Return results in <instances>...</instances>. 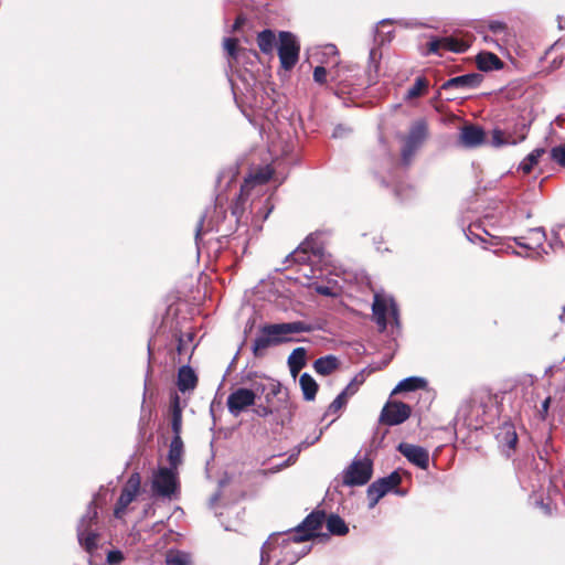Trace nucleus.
I'll use <instances>...</instances> for the list:
<instances>
[{
  "label": "nucleus",
  "mask_w": 565,
  "mask_h": 565,
  "mask_svg": "<svg viewBox=\"0 0 565 565\" xmlns=\"http://www.w3.org/2000/svg\"><path fill=\"white\" fill-rule=\"evenodd\" d=\"M321 253L320 246L313 243V239L308 237L302 242L297 249L286 257V263H298L307 265L313 263L312 258H317Z\"/></svg>",
  "instance_id": "nucleus-13"
},
{
  "label": "nucleus",
  "mask_w": 565,
  "mask_h": 565,
  "mask_svg": "<svg viewBox=\"0 0 565 565\" xmlns=\"http://www.w3.org/2000/svg\"><path fill=\"white\" fill-rule=\"evenodd\" d=\"M561 320L565 323V313L561 315Z\"/></svg>",
  "instance_id": "nucleus-61"
},
{
  "label": "nucleus",
  "mask_w": 565,
  "mask_h": 565,
  "mask_svg": "<svg viewBox=\"0 0 565 565\" xmlns=\"http://www.w3.org/2000/svg\"><path fill=\"white\" fill-rule=\"evenodd\" d=\"M299 385H300L303 398L306 401H313L316 398L317 391H318V384L310 374H308V373L301 374V376L299 379Z\"/></svg>",
  "instance_id": "nucleus-28"
},
{
  "label": "nucleus",
  "mask_w": 565,
  "mask_h": 565,
  "mask_svg": "<svg viewBox=\"0 0 565 565\" xmlns=\"http://www.w3.org/2000/svg\"><path fill=\"white\" fill-rule=\"evenodd\" d=\"M236 47H237L236 39L227 38L224 40V49L226 50L227 54L233 58H236Z\"/></svg>",
  "instance_id": "nucleus-40"
},
{
  "label": "nucleus",
  "mask_w": 565,
  "mask_h": 565,
  "mask_svg": "<svg viewBox=\"0 0 565 565\" xmlns=\"http://www.w3.org/2000/svg\"><path fill=\"white\" fill-rule=\"evenodd\" d=\"M152 490L160 497L170 498L178 490L177 469L159 468L152 477Z\"/></svg>",
  "instance_id": "nucleus-8"
},
{
  "label": "nucleus",
  "mask_w": 565,
  "mask_h": 565,
  "mask_svg": "<svg viewBox=\"0 0 565 565\" xmlns=\"http://www.w3.org/2000/svg\"><path fill=\"white\" fill-rule=\"evenodd\" d=\"M255 413L260 417H266L273 413V409L268 405H258L257 408H255Z\"/></svg>",
  "instance_id": "nucleus-48"
},
{
  "label": "nucleus",
  "mask_w": 565,
  "mask_h": 565,
  "mask_svg": "<svg viewBox=\"0 0 565 565\" xmlns=\"http://www.w3.org/2000/svg\"><path fill=\"white\" fill-rule=\"evenodd\" d=\"M391 22H392V20H388V19L387 20H382L381 22H379L377 28L379 26H384L385 24L391 23Z\"/></svg>",
  "instance_id": "nucleus-57"
},
{
  "label": "nucleus",
  "mask_w": 565,
  "mask_h": 565,
  "mask_svg": "<svg viewBox=\"0 0 565 565\" xmlns=\"http://www.w3.org/2000/svg\"><path fill=\"white\" fill-rule=\"evenodd\" d=\"M274 209V204L270 201V198H265L264 200L259 199L257 201H253L252 203V213H253V223L255 226L260 227V223H263Z\"/></svg>",
  "instance_id": "nucleus-19"
},
{
  "label": "nucleus",
  "mask_w": 565,
  "mask_h": 565,
  "mask_svg": "<svg viewBox=\"0 0 565 565\" xmlns=\"http://www.w3.org/2000/svg\"><path fill=\"white\" fill-rule=\"evenodd\" d=\"M382 479L391 490L397 487L402 481V477L397 471H393L391 475Z\"/></svg>",
  "instance_id": "nucleus-39"
},
{
  "label": "nucleus",
  "mask_w": 565,
  "mask_h": 565,
  "mask_svg": "<svg viewBox=\"0 0 565 565\" xmlns=\"http://www.w3.org/2000/svg\"><path fill=\"white\" fill-rule=\"evenodd\" d=\"M526 126L522 125L520 128L519 137H514L511 134H505L501 130H494L492 135V145L495 147L504 146V145H516L523 141L526 137Z\"/></svg>",
  "instance_id": "nucleus-21"
},
{
  "label": "nucleus",
  "mask_w": 565,
  "mask_h": 565,
  "mask_svg": "<svg viewBox=\"0 0 565 565\" xmlns=\"http://www.w3.org/2000/svg\"><path fill=\"white\" fill-rule=\"evenodd\" d=\"M459 139L462 146L467 148H475L484 142V131L475 125L462 127Z\"/></svg>",
  "instance_id": "nucleus-18"
},
{
  "label": "nucleus",
  "mask_w": 565,
  "mask_h": 565,
  "mask_svg": "<svg viewBox=\"0 0 565 565\" xmlns=\"http://www.w3.org/2000/svg\"><path fill=\"white\" fill-rule=\"evenodd\" d=\"M177 384L182 393L193 391L198 384L196 374L190 366L183 365L179 369Z\"/></svg>",
  "instance_id": "nucleus-20"
},
{
  "label": "nucleus",
  "mask_w": 565,
  "mask_h": 565,
  "mask_svg": "<svg viewBox=\"0 0 565 565\" xmlns=\"http://www.w3.org/2000/svg\"><path fill=\"white\" fill-rule=\"evenodd\" d=\"M300 45L296 36L290 32L279 33L278 56L281 67L291 70L299 58Z\"/></svg>",
  "instance_id": "nucleus-7"
},
{
  "label": "nucleus",
  "mask_w": 565,
  "mask_h": 565,
  "mask_svg": "<svg viewBox=\"0 0 565 565\" xmlns=\"http://www.w3.org/2000/svg\"><path fill=\"white\" fill-rule=\"evenodd\" d=\"M351 129L349 127H345L343 125H338L332 132L333 138H341L344 137L347 134H349Z\"/></svg>",
  "instance_id": "nucleus-47"
},
{
  "label": "nucleus",
  "mask_w": 565,
  "mask_h": 565,
  "mask_svg": "<svg viewBox=\"0 0 565 565\" xmlns=\"http://www.w3.org/2000/svg\"><path fill=\"white\" fill-rule=\"evenodd\" d=\"M390 491L391 489L382 478L371 483L367 488V498L370 500L369 508L373 509L380 499H382Z\"/></svg>",
  "instance_id": "nucleus-22"
},
{
  "label": "nucleus",
  "mask_w": 565,
  "mask_h": 565,
  "mask_svg": "<svg viewBox=\"0 0 565 565\" xmlns=\"http://www.w3.org/2000/svg\"><path fill=\"white\" fill-rule=\"evenodd\" d=\"M548 404H550V398H546L543 404H542V407L544 411H546L548 408Z\"/></svg>",
  "instance_id": "nucleus-58"
},
{
  "label": "nucleus",
  "mask_w": 565,
  "mask_h": 565,
  "mask_svg": "<svg viewBox=\"0 0 565 565\" xmlns=\"http://www.w3.org/2000/svg\"><path fill=\"white\" fill-rule=\"evenodd\" d=\"M315 289V291L319 295L327 296V297H337L338 290L335 286L331 285H320L317 282H313L310 285Z\"/></svg>",
  "instance_id": "nucleus-36"
},
{
  "label": "nucleus",
  "mask_w": 565,
  "mask_h": 565,
  "mask_svg": "<svg viewBox=\"0 0 565 565\" xmlns=\"http://www.w3.org/2000/svg\"><path fill=\"white\" fill-rule=\"evenodd\" d=\"M97 521L96 498L88 504L86 513L79 520L77 537L81 546L92 553L97 548L98 534L92 530Z\"/></svg>",
  "instance_id": "nucleus-3"
},
{
  "label": "nucleus",
  "mask_w": 565,
  "mask_h": 565,
  "mask_svg": "<svg viewBox=\"0 0 565 565\" xmlns=\"http://www.w3.org/2000/svg\"><path fill=\"white\" fill-rule=\"evenodd\" d=\"M322 433H323V430H322V429H320L319 434H318L315 438H312V439L307 438L306 440H303V441L300 444V448H299V450H300L302 447H308V446H310V445H313L316 441H318V440L320 439V437H321Z\"/></svg>",
  "instance_id": "nucleus-49"
},
{
  "label": "nucleus",
  "mask_w": 565,
  "mask_h": 565,
  "mask_svg": "<svg viewBox=\"0 0 565 565\" xmlns=\"http://www.w3.org/2000/svg\"><path fill=\"white\" fill-rule=\"evenodd\" d=\"M372 311L380 331H384L386 329L387 316L392 317L396 326L399 324L398 308L392 297L375 294L374 301L372 305Z\"/></svg>",
  "instance_id": "nucleus-6"
},
{
  "label": "nucleus",
  "mask_w": 565,
  "mask_h": 565,
  "mask_svg": "<svg viewBox=\"0 0 565 565\" xmlns=\"http://www.w3.org/2000/svg\"><path fill=\"white\" fill-rule=\"evenodd\" d=\"M312 327L303 321L265 324L253 341V352L259 356L271 345L292 341V334L310 332Z\"/></svg>",
  "instance_id": "nucleus-2"
},
{
  "label": "nucleus",
  "mask_w": 565,
  "mask_h": 565,
  "mask_svg": "<svg viewBox=\"0 0 565 565\" xmlns=\"http://www.w3.org/2000/svg\"><path fill=\"white\" fill-rule=\"evenodd\" d=\"M178 351L181 353L182 351V339L179 341Z\"/></svg>",
  "instance_id": "nucleus-60"
},
{
  "label": "nucleus",
  "mask_w": 565,
  "mask_h": 565,
  "mask_svg": "<svg viewBox=\"0 0 565 565\" xmlns=\"http://www.w3.org/2000/svg\"><path fill=\"white\" fill-rule=\"evenodd\" d=\"M323 54H326V55L337 56L338 51H337L335 45H333V44H328V45H326V46L323 47Z\"/></svg>",
  "instance_id": "nucleus-51"
},
{
  "label": "nucleus",
  "mask_w": 565,
  "mask_h": 565,
  "mask_svg": "<svg viewBox=\"0 0 565 565\" xmlns=\"http://www.w3.org/2000/svg\"><path fill=\"white\" fill-rule=\"evenodd\" d=\"M397 450L414 466L427 469L429 466V452L426 448L408 443H401Z\"/></svg>",
  "instance_id": "nucleus-14"
},
{
  "label": "nucleus",
  "mask_w": 565,
  "mask_h": 565,
  "mask_svg": "<svg viewBox=\"0 0 565 565\" xmlns=\"http://www.w3.org/2000/svg\"><path fill=\"white\" fill-rule=\"evenodd\" d=\"M479 70L488 72L492 70H500L502 67L501 60L493 53H480L477 57Z\"/></svg>",
  "instance_id": "nucleus-29"
},
{
  "label": "nucleus",
  "mask_w": 565,
  "mask_h": 565,
  "mask_svg": "<svg viewBox=\"0 0 565 565\" xmlns=\"http://www.w3.org/2000/svg\"><path fill=\"white\" fill-rule=\"evenodd\" d=\"M348 397L344 394H339L333 402L329 405L326 415L337 414L348 403Z\"/></svg>",
  "instance_id": "nucleus-37"
},
{
  "label": "nucleus",
  "mask_w": 565,
  "mask_h": 565,
  "mask_svg": "<svg viewBox=\"0 0 565 565\" xmlns=\"http://www.w3.org/2000/svg\"><path fill=\"white\" fill-rule=\"evenodd\" d=\"M551 158L562 167H565V145L554 147L551 150Z\"/></svg>",
  "instance_id": "nucleus-38"
},
{
  "label": "nucleus",
  "mask_w": 565,
  "mask_h": 565,
  "mask_svg": "<svg viewBox=\"0 0 565 565\" xmlns=\"http://www.w3.org/2000/svg\"><path fill=\"white\" fill-rule=\"evenodd\" d=\"M256 393L248 388H237L227 397V408L233 416H238L247 407L255 404Z\"/></svg>",
  "instance_id": "nucleus-10"
},
{
  "label": "nucleus",
  "mask_w": 565,
  "mask_h": 565,
  "mask_svg": "<svg viewBox=\"0 0 565 565\" xmlns=\"http://www.w3.org/2000/svg\"><path fill=\"white\" fill-rule=\"evenodd\" d=\"M544 153V149H535L533 150L521 163L520 169L524 173L531 172L533 167L537 163L540 157Z\"/></svg>",
  "instance_id": "nucleus-35"
},
{
  "label": "nucleus",
  "mask_w": 565,
  "mask_h": 565,
  "mask_svg": "<svg viewBox=\"0 0 565 565\" xmlns=\"http://www.w3.org/2000/svg\"><path fill=\"white\" fill-rule=\"evenodd\" d=\"M489 29L494 33V34H500L502 32L505 31L507 29V25L501 22V21H492L490 22L489 24Z\"/></svg>",
  "instance_id": "nucleus-45"
},
{
  "label": "nucleus",
  "mask_w": 565,
  "mask_h": 565,
  "mask_svg": "<svg viewBox=\"0 0 565 565\" xmlns=\"http://www.w3.org/2000/svg\"><path fill=\"white\" fill-rule=\"evenodd\" d=\"M428 135V128L425 120L415 121L409 129L408 135L404 139V146L401 151L403 164L408 166L416 151L423 146Z\"/></svg>",
  "instance_id": "nucleus-4"
},
{
  "label": "nucleus",
  "mask_w": 565,
  "mask_h": 565,
  "mask_svg": "<svg viewBox=\"0 0 565 565\" xmlns=\"http://www.w3.org/2000/svg\"><path fill=\"white\" fill-rule=\"evenodd\" d=\"M266 392L264 394L267 404H270L273 398L282 393L281 384L274 379H266Z\"/></svg>",
  "instance_id": "nucleus-33"
},
{
  "label": "nucleus",
  "mask_w": 565,
  "mask_h": 565,
  "mask_svg": "<svg viewBox=\"0 0 565 565\" xmlns=\"http://www.w3.org/2000/svg\"><path fill=\"white\" fill-rule=\"evenodd\" d=\"M466 236L470 242H473V243L476 242V239H478L480 242H484V239L481 238L477 233H475L471 227L469 228L468 233H466Z\"/></svg>",
  "instance_id": "nucleus-52"
},
{
  "label": "nucleus",
  "mask_w": 565,
  "mask_h": 565,
  "mask_svg": "<svg viewBox=\"0 0 565 565\" xmlns=\"http://www.w3.org/2000/svg\"><path fill=\"white\" fill-rule=\"evenodd\" d=\"M167 565H191V557L181 551H169L166 556Z\"/></svg>",
  "instance_id": "nucleus-32"
},
{
  "label": "nucleus",
  "mask_w": 565,
  "mask_h": 565,
  "mask_svg": "<svg viewBox=\"0 0 565 565\" xmlns=\"http://www.w3.org/2000/svg\"><path fill=\"white\" fill-rule=\"evenodd\" d=\"M497 438L501 444H504L509 449H514L518 443V435L512 425L505 424L500 428Z\"/></svg>",
  "instance_id": "nucleus-30"
},
{
  "label": "nucleus",
  "mask_w": 565,
  "mask_h": 565,
  "mask_svg": "<svg viewBox=\"0 0 565 565\" xmlns=\"http://www.w3.org/2000/svg\"><path fill=\"white\" fill-rule=\"evenodd\" d=\"M140 488V477L138 473H132L126 486L124 487L120 497L117 501L116 508H115V516L121 518V515L125 513L127 507L135 500L138 491Z\"/></svg>",
  "instance_id": "nucleus-12"
},
{
  "label": "nucleus",
  "mask_w": 565,
  "mask_h": 565,
  "mask_svg": "<svg viewBox=\"0 0 565 565\" xmlns=\"http://www.w3.org/2000/svg\"><path fill=\"white\" fill-rule=\"evenodd\" d=\"M204 220L205 217H202L201 221L199 222L198 224V227H196V233H195V239H196V243L199 242L203 231H204Z\"/></svg>",
  "instance_id": "nucleus-53"
},
{
  "label": "nucleus",
  "mask_w": 565,
  "mask_h": 565,
  "mask_svg": "<svg viewBox=\"0 0 565 565\" xmlns=\"http://www.w3.org/2000/svg\"><path fill=\"white\" fill-rule=\"evenodd\" d=\"M276 43L275 34L270 30H264L257 35V44L264 54H270Z\"/></svg>",
  "instance_id": "nucleus-31"
},
{
  "label": "nucleus",
  "mask_w": 565,
  "mask_h": 565,
  "mask_svg": "<svg viewBox=\"0 0 565 565\" xmlns=\"http://www.w3.org/2000/svg\"><path fill=\"white\" fill-rule=\"evenodd\" d=\"M122 554L119 551H110L107 555V561L109 564H119L122 561Z\"/></svg>",
  "instance_id": "nucleus-44"
},
{
  "label": "nucleus",
  "mask_w": 565,
  "mask_h": 565,
  "mask_svg": "<svg viewBox=\"0 0 565 565\" xmlns=\"http://www.w3.org/2000/svg\"><path fill=\"white\" fill-rule=\"evenodd\" d=\"M295 461V458L294 456H290L286 461H284L281 465L279 466H276L274 468H270L269 470H263V473L264 475H268V473H275V472H278L279 470H281L282 468H286L288 467L291 462Z\"/></svg>",
  "instance_id": "nucleus-43"
},
{
  "label": "nucleus",
  "mask_w": 565,
  "mask_h": 565,
  "mask_svg": "<svg viewBox=\"0 0 565 565\" xmlns=\"http://www.w3.org/2000/svg\"><path fill=\"white\" fill-rule=\"evenodd\" d=\"M428 87V82L425 77L419 76L416 78L414 85L409 87L406 93V99H413L424 94Z\"/></svg>",
  "instance_id": "nucleus-34"
},
{
  "label": "nucleus",
  "mask_w": 565,
  "mask_h": 565,
  "mask_svg": "<svg viewBox=\"0 0 565 565\" xmlns=\"http://www.w3.org/2000/svg\"><path fill=\"white\" fill-rule=\"evenodd\" d=\"M482 75L478 73H469L460 76L452 77L445 82L441 86L443 89L458 88L470 89L480 85Z\"/></svg>",
  "instance_id": "nucleus-17"
},
{
  "label": "nucleus",
  "mask_w": 565,
  "mask_h": 565,
  "mask_svg": "<svg viewBox=\"0 0 565 565\" xmlns=\"http://www.w3.org/2000/svg\"><path fill=\"white\" fill-rule=\"evenodd\" d=\"M271 174H273V170L267 166L265 168L259 169L255 173L250 174L245 180L244 184L241 188V194H239L238 201L232 209V214L234 216H236L237 220L239 218V216L243 213V210L239 206V201L243 200V198L245 195H248L250 188H253L256 184L262 185V184L266 183L271 178Z\"/></svg>",
  "instance_id": "nucleus-9"
},
{
  "label": "nucleus",
  "mask_w": 565,
  "mask_h": 565,
  "mask_svg": "<svg viewBox=\"0 0 565 565\" xmlns=\"http://www.w3.org/2000/svg\"><path fill=\"white\" fill-rule=\"evenodd\" d=\"M411 415V407L403 402L387 403L381 413V422L394 426L404 423Z\"/></svg>",
  "instance_id": "nucleus-11"
},
{
  "label": "nucleus",
  "mask_w": 565,
  "mask_h": 565,
  "mask_svg": "<svg viewBox=\"0 0 565 565\" xmlns=\"http://www.w3.org/2000/svg\"><path fill=\"white\" fill-rule=\"evenodd\" d=\"M362 383V381H358V377H354L347 387L341 392V394H344L345 397H350L354 395L358 391L359 385Z\"/></svg>",
  "instance_id": "nucleus-41"
},
{
  "label": "nucleus",
  "mask_w": 565,
  "mask_h": 565,
  "mask_svg": "<svg viewBox=\"0 0 565 565\" xmlns=\"http://www.w3.org/2000/svg\"><path fill=\"white\" fill-rule=\"evenodd\" d=\"M513 239L516 245L534 252L539 257L542 255V253L547 254V252L543 248L545 232L541 227L530 230L527 237H514Z\"/></svg>",
  "instance_id": "nucleus-16"
},
{
  "label": "nucleus",
  "mask_w": 565,
  "mask_h": 565,
  "mask_svg": "<svg viewBox=\"0 0 565 565\" xmlns=\"http://www.w3.org/2000/svg\"><path fill=\"white\" fill-rule=\"evenodd\" d=\"M306 365V349L296 348L288 356V366L291 375L296 377Z\"/></svg>",
  "instance_id": "nucleus-27"
},
{
  "label": "nucleus",
  "mask_w": 565,
  "mask_h": 565,
  "mask_svg": "<svg viewBox=\"0 0 565 565\" xmlns=\"http://www.w3.org/2000/svg\"><path fill=\"white\" fill-rule=\"evenodd\" d=\"M171 428L174 436H180L182 428V409L180 406V397L174 394L171 398Z\"/></svg>",
  "instance_id": "nucleus-25"
},
{
  "label": "nucleus",
  "mask_w": 565,
  "mask_h": 565,
  "mask_svg": "<svg viewBox=\"0 0 565 565\" xmlns=\"http://www.w3.org/2000/svg\"><path fill=\"white\" fill-rule=\"evenodd\" d=\"M427 386V381L424 377L419 376H409L402 380L393 390L392 394H397L402 392H415L417 390L425 388Z\"/></svg>",
  "instance_id": "nucleus-23"
},
{
  "label": "nucleus",
  "mask_w": 565,
  "mask_h": 565,
  "mask_svg": "<svg viewBox=\"0 0 565 565\" xmlns=\"http://www.w3.org/2000/svg\"><path fill=\"white\" fill-rule=\"evenodd\" d=\"M182 455L183 441L181 439V436H173L168 454L170 467H172L173 469H178L179 465L182 462Z\"/></svg>",
  "instance_id": "nucleus-26"
},
{
  "label": "nucleus",
  "mask_w": 565,
  "mask_h": 565,
  "mask_svg": "<svg viewBox=\"0 0 565 565\" xmlns=\"http://www.w3.org/2000/svg\"><path fill=\"white\" fill-rule=\"evenodd\" d=\"M373 473V463L369 458L354 459L342 473V482L348 487L366 484Z\"/></svg>",
  "instance_id": "nucleus-5"
},
{
  "label": "nucleus",
  "mask_w": 565,
  "mask_h": 565,
  "mask_svg": "<svg viewBox=\"0 0 565 565\" xmlns=\"http://www.w3.org/2000/svg\"><path fill=\"white\" fill-rule=\"evenodd\" d=\"M313 79L318 84H324L327 82V71L323 66H316L313 70Z\"/></svg>",
  "instance_id": "nucleus-42"
},
{
  "label": "nucleus",
  "mask_w": 565,
  "mask_h": 565,
  "mask_svg": "<svg viewBox=\"0 0 565 565\" xmlns=\"http://www.w3.org/2000/svg\"><path fill=\"white\" fill-rule=\"evenodd\" d=\"M245 22V18H243L242 15H238L233 24V30H238L241 28L242 24H244Z\"/></svg>",
  "instance_id": "nucleus-54"
},
{
  "label": "nucleus",
  "mask_w": 565,
  "mask_h": 565,
  "mask_svg": "<svg viewBox=\"0 0 565 565\" xmlns=\"http://www.w3.org/2000/svg\"><path fill=\"white\" fill-rule=\"evenodd\" d=\"M564 311H565V306H564Z\"/></svg>",
  "instance_id": "nucleus-63"
},
{
  "label": "nucleus",
  "mask_w": 565,
  "mask_h": 565,
  "mask_svg": "<svg viewBox=\"0 0 565 565\" xmlns=\"http://www.w3.org/2000/svg\"><path fill=\"white\" fill-rule=\"evenodd\" d=\"M266 390H267V388H266V379H265L264 381H260V382L255 381V382L253 383V388H252V391H253L254 393H256V396H257V395H264V394H265V392H266Z\"/></svg>",
  "instance_id": "nucleus-46"
},
{
  "label": "nucleus",
  "mask_w": 565,
  "mask_h": 565,
  "mask_svg": "<svg viewBox=\"0 0 565 565\" xmlns=\"http://www.w3.org/2000/svg\"><path fill=\"white\" fill-rule=\"evenodd\" d=\"M467 44L452 36L444 38H431L427 43L426 54H438L441 55V51H450L455 53H461L467 50Z\"/></svg>",
  "instance_id": "nucleus-15"
},
{
  "label": "nucleus",
  "mask_w": 565,
  "mask_h": 565,
  "mask_svg": "<svg viewBox=\"0 0 565 565\" xmlns=\"http://www.w3.org/2000/svg\"><path fill=\"white\" fill-rule=\"evenodd\" d=\"M265 547H266V544H264L263 548H262V554H260V565H264L266 558H268V556L266 555V552H265Z\"/></svg>",
  "instance_id": "nucleus-55"
},
{
  "label": "nucleus",
  "mask_w": 565,
  "mask_h": 565,
  "mask_svg": "<svg viewBox=\"0 0 565 565\" xmlns=\"http://www.w3.org/2000/svg\"><path fill=\"white\" fill-rule=\"evenodd\" d=\"M324 521L327 522L328 531L333 535H344L349 531L345 522L337 514H330L326 520V514L323 512L317 511L310 513L292 532L288 534V539L284 540L285 547L289 548L296 555L295 559L305 556L309 552L307 546H301L300 548H295V546L300 545L315 536H319L320 534L318 531L321 529Z\"/></svg>",
  "instance_id": "nucleus-1"
},
{
  "label": "nucleus",
  "mask_w": 565,
  "mask_h": 565,
  "mask_svg": "<svg viewBox=\"0 0 565 565\" xmlns=\"http://www.w3.org/2000/svg\"><path fill=\"white\" fill-rule=\"evenodd\" d=\"M322 433H323V430H322V429H320L319 434H318L315 438H312V439L307 438L306 440H303V441L300 444V448H299V450H300L302 447H308V446H310V445H313L316 441H318V440L320 439V437H321Z\"/></svg>",
  "instance_id": "nucleus-50"
},
{
  "label": "nucleus",
  "mask_w": 565,
  "mask_h": 565,
  "mask_svg": "<svg viewBox=\"0 0 565 565\" xmlns=\"http://www.w3.org/2000/svg\"><path fill=\"white\" fill-rule=\"evenodd\" d=\"M213 230V226L209 225L206 231Z\"/></svg>",
  "instance_id": "nucleus-62"
},
{
  "label": "nucleus",
  "mask_w": 565,
  "mask_h": 565,
  "mask_svg": "<svg viewBox=\"0 0 565 565\" xmlns=\"http://www.w3.org/2000/svg\"><path fill=\"white\" fill-rule=\"evenodd\" d=\"M513 254L516 255V256H525V257H530V255H523L516 250H513Z\"/></svg>",
  "instance_id": "nucleus-59"
},
{
  "label": "nucleus",
  "mask_w": 565,
  "mask_h": 565,
  "mask_svg": "<svg viewBox=\"0 0 565 565\" xmlns=\"http://www.w3.org/2000/svg\"><path fill=\"white\" fill-rule=\"evenodd\" d=\"M303 276H305L306 278H308V279H312V278H315V277H316V276H315V270L310 267V268H309V273H307L306 270L303 271Z\"/></svg>",
  "instance_id": "nucleus-56"
},
{
  "label": "nucleus",
  "mask_w": 565,
  "mask_h": 565,
  "mask_svg": "<svg viewBox=\"0 0 565 565\" xmlns=\"http://www.w3.org/2000/svg\"><path fill=\"white\" fill-rule=\"evenodd\" d=\"M339 367V360L334 355L319 358L313 363L315 371L320 375H329Z\"/></svg>",
  "instance_id": "nucleus-24"
}]
</instances>
